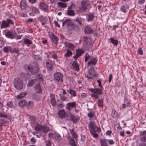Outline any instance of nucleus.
Here are the masks:
<instances>
[{"label": "nucleus", "instance_id": "f257e3e1", "mask_svg": "<svg viewBox=\"0 0 146 146\" xmlns=\"http://www.w3.org/2000/svg\"><path fill=\"white\" fill-rule=\"evenodd\" d=\"M13 84L14 87L17 90H20L23 88L22 81L19 78H16L14 79Z\"/></svg>", "mask_w": 146, "mask_h": 146}, {"label": "nucleus", "instance_id": "f03ea898", "mask_svg": "<svg viewBox=\"0 0 146 146\" xmlns=\"http://www.w3.org/2000/svg\"><path fill=\"white\" fill-rule=\"evenodd\" d=\"M88 74L90 76H89L87 74H85L86 78H87L88 80L89 79H92L93 77H96L98 76V74H96L94 69V68L92 67L89 69L88 70Z\"/></svg>", "mask_w": 146, "mask_h": 146}, {"label": "nucleus", "instance_id": "7ed1b4c3", "mask_svg": "<svg viewBox=\"0 0 146 146\" xmlns=\"http://www.w3.org/2000/svg\"><path fill=\"white\" fill-rule=\"evenodd\" d=\"M48 127L45 125L42 126L41 125L37 124V133L38 132L47 133L49 131Z\"/></svg>", "mask_w": 146, "mask_h": 146}, {"label": "nucleus", "instance_id": "20e7f679", "mask_svg": "<svg viewBox=\"0 0 146 146\" xmlns=\"http://www.w3.org/2000/svg\"><path fill=\"white\" fill-rule=\"evenodd\" d=\"M54 79L56 81L60 82H62L63 81V74L61 72H57L54 74Z\"/></svg>", "mask_w": 146, "mask_h": 146}, {"label": "nucleus", "instance_id": "39448f33", "mask_svg": "<svg viewBox=\"0 0 146 146\" xmlns=\"http://www.w3.org/2000/svg\"><path fill=\"white\" fill-rule=\"evenodd\" d=\"M81 7L79 9L81 11H84L86 8L90 5V4L87 0L84 1H82L81 3Z\"/></svg>", "mask_w": 146, "mask_h": 146}, {"label": "nucleus", "instance_id": "423d86ee", "mask_svg": "<svg viewBox=\"0 0 146 146\" xmlns=\"http://www.w3.org/2000/svg\"><path fill=\"white\" fill-rule=\"evenodd\" d=\"M67 117L69 119L74 122H76L77 120L79 119L78 117L74 116L72 113L68 114L67 115Z\"/></svg>", "mask_w": 146, "mask_h": 146}, {"label": "nucleus", "instance_id": "0eeeda50", "mask_svg": "<svg viewBox=\"0 0 146 146\" xmlns=\"http://www.w3.org/2000/svg\"><path fill=\"white\" fill-rule=\"evenodd\" d=\"M88 126L90 131L92 130H98V128L96 126L94 123L90 122L88 124Z\"/></svg>", "mask_w": 146, "mask_h": 146}, {"label": "nucleus", "instance_id": "6e6552de", "mask_svg": "<svg viewBox=\"0 0 146 146\" xmlns=\"http://www.w3.org/2000/svg\"><path fill=\"white\" fill-rule=\"evenodd\" d=\"M72 24V22L71 20L69 19H67L63 21L62 26H64L66 25V27H68L69 25L71 26Z\"/></svg>", "mask_w": 146, "mask_h": 146}, {"label": "nucleus", "instance_id": "1a4fd4ad", "mask_svg": "<svg viewBox=\"0 0 146 146\" xmlns=\"http://www.w3.org/2000/svg\"><path fill=\"white\" fill-rule=\"evenodd\" d=\"M46 65L48 70H52L53 68V62L52 61L48 60L46 62Z\"/></svg>", "mask_w": 146, "mask_h": 146}, {"label": "nucleus", "instance_id": "9d476101", "mask_svg": "<svg viewBox=\"0 0 146 146\" xmlns=\"http://www.w3.org/2000/svg\"><path fill=\"white\" fill-rule=\"evenodd\" d=\"M84 43L86 45H89L91 42V38L90 37H88L86 36L83 37Z\"/></svg>", "mask_w": 146, "mask_h": 146}, {"label": "nucleus", "instance_id": "9b49d317", "mask_svg": "<svg viewBox=\"0 0 146 146\" xmlns=\"http://www.w3.org/2000/svg\"><path fill=\"white\" fill-rule=\"evenodd\" d=\"M108 139H100V143L101 146H109L108 143Z\"/></svg>", "mask_w": 146, "mask_h": 146}, {"label": "nucleus", "instance_id": "f8f14e48", "mask_svg": "<svg viewBox=\"0 0 146 146\" xmlns=\"http://www.w3.org/2000/svg\"><path fill=\"white\" fill-rule=\"evenodd\" d=\"M39 7L42 10L46 11L48 9L47 5L43 2H41L39 5Z\"/></svg>", "mask_w": 146, "mask_h": 146}, {"label": "nucleus", "instance_id": "ddd939ff", "mask_svg": "<svg viewBox=\"0 0 146 146\" xmlns=\"http://www.w3.org/2000/svg\"><path fill=\"white\" fill-rule=\"evenodd\" d=\"M44 81V77L42 75L39 73L37 74V82L39 83H42Z\"/></svg>", "mask_w": 146, "mask_h": 146}, {"label": "nucleus", "instance_id": "4468645a", "mask_svg": "<svg viewBox=\"0 0 146 146\" xmlns=\"http://www.w3.org/2000/svg\"><path fill=\"white\" fill-rule=\"evenodd\" d=\"M76 21H77L80 25H82L84 22L85 20L83 18L80 17H78L76 18Z\"/></svg>", "mask_w": 146, "mask_h": 146}, {"label": "nucleus", "instance_id": "2eb2a0df", "mask_svg": "<svg viewBox=\"0 0 146 146\" xmlns=\"http://www.w3.org/2000/svg\"><path fill=\"white\" fill-rule=\"evenodd\" d=\"M93 30L90 27L86 26L85 28L84 32L86 33L90 34L93 33Z\"/></svg>", "mask_w": 146, "mask_h": 146}, {"label": "nucleus", "instance_id": "dca6fc26", "mask_svg": "<svg viewBox=\"0 0 146 146\" xmlns=\"http://www.w3.org/2000/svg\"><path fill=\"white\" fill-rule=\"evenodd\" d=\"M88 117L90 119H96L95 115L94 112L92 111H90L88 115Z\"/></svg>", "mask_w": 146, "mask_h": 146}, {"label": "nucleus", "instance_id": "f3484780", "mask_svg": "<svg viewBox=\"0 0 146 146\" xmlns=\"http://www.w3.org/2000/svg\"><path fill=\"white\" fill-rule=\"evenodd\" d=\"M97 60L96 58H94L90 60L88 63V65L89 66L91 65H95L97 62Z\"/></svg>", "mask_w": 146, "mask_h": 146}, {"label": "nucleus", "instance_id": "a211bd4d", "mask_svg": "<svg viewBox=\"0 0 146 146\" xmlns=\"http://www.w3.org/2000/svg\"><path fill=\"white\" fill-rule=\"evenodd\" d=\"M9 26L7 20H3L1 25V28L3 29L8 27Z\"/></svg>", "mask_w": 146, "mask_h": 146}, {"label": "nucleus", "instance_id": "6ab92c4d", "mask_svg": "<svg viewBox=\"0 0 146 146\" xmlns=\"http://www.w3.org/2000/svg\"><path fill=\"white\" fill-rule=\"evenodd\" d=\"M27 103V102L25 100H22L19 102L18 105L20 107H22L25 106L26 105Z\"/></svg>", "mask_w": 146, "mask_h": 146}, {"label": "nucleus", "instance_id": "aec40b11", "mask_svg": "<svg viewBox=\"0 0 146 146\" xmlns=\"http://www.w3.org/2000/svg\"><path fill=\"white\" fill-rule=\"evenodd\" d=\"M72 66L76 71H78L79 70V66L77 61H75L73 62L72 64Z\"/></svg>", "mask_w": 146, "mask_h": 146}, {"label": "nucleus", "instance_id": "412c9836", "mask_svg": "<svg viewBox=\"0 0 146 146\" xmlns=\"http://www.w3.org/2000/svg\"><path fill=\"white\" fill-rule=\"evenodd\" d=\"M19 48L16 47L12 48L11 47V49L10 51L11 53H16L17 54V56H18L19 54Z\"/></svg>", "mask_w": 146, "mask_h": 146}, {"label": "nucleus", "instance_id": "4be33fe9", "mask_svg": "<svg viewBox=\"0 0 146 146\" xmlns=\"http://www.w3.org/2000/svg\"><path fill=\"white\" fill-rule=\"evenodd\" d=\"M76 104L74 102H72L71 103H69L67 104V107L66 108L70 110V108H73L74 107L76 106Z\"/></svg>", "mask_w": 146, "mask_h": 146}, {"label": "nucleus", "instance_id": "5701e85b", "mask_svg": "<svg viewBox=\"0 0 146 146\" xmlns=\"http://www.w3.org/2000/svg\"><path fill=\"white\" fill-rule=\"evenodd\" d=\"M23 42L25 44H27V46H29L30 45L32 44V41L27 38H25L23 40Z\"/></svg>", "mask_w": 146, "mask_h": 146}, {"label": "nucleus", "instance_id": "b1692460", "mask_svg": "<svg viewBox=\"0 0 146 146\" xmlns=\"http://www.w3.org/2000/svg\"><path fill=\"white\" fill-rule=\"evenodd\" d=\"M28 69L30 71L32 74H36V70L35 68H33L32 66H29L28 67Z\"/></svg>", "mask_w": 146, "mask_h": 146}, {"label": "nucleus", "instance_id": "393cba45", "mask_svg": "<svg viewBox=\"0 0 146 146\" xmlns=\"http://www.w3.org/2000/svg\"><path fill=\"white\" fill-rule=\"evenodd\" d=\"M20 7L22 9L24 10L26 8V4L24 1H22L20 2Z\"/></svg>", "mask_w": 146, "mask_h": 146}, {"label": "nucleus", "instance_id": "a878e982", "mask_svg": "<svg viewBox=\"0 0 146 146\" xmlns=\"http://www.w3.org/2000/svg\"><path fill=\"white\" fill-rule=\"evenodd\" d=\"M69 143L71 146H76L74 139H72L71 137L68 138Z\"/></svg>", "mask_w": 146, "mask_h": 146}, {"label": "nucleus", "instance_id": "bb28decb", "mask_svg": "<svg viewBox=\"0 0 146 146\" xmlns=\"http://www.w3.org/2000/svg\"><path fill=\"white\" fill-rule=\"evenodd\" d=\"M52 39L53 42L54 44H57L58 41V38L57 37L55 36L53 34L52 37Z\"/></svg>", "mask_w": 146, "mask_h": 146}, {"label": "nucleus", "instance_id": "cd10ccee", "mask_svg": "<svg viewBox=\"0 0 146 146\" xmlns=\"http://www.w3.org/2000/svg\"><path fill=\"white\" fill-rule=\"evenodd\" d=\"M58 115L59 117L61 118H64L65 115V112L64 110H62L59 111L58 113Z\"/></svg>", "mask_w": 146, "mask_h": 146}, {"label": "nucleus", "instance_id": "c85d7f7f", "mask_svg": "<svg viewBox=\"0 0 146 146\" xmlns=\"http://www.w3.org/2000/svg\"><path fill=\"white\" fill-rule=\"evenodd\" d=\"M64 44L66 46H68L72 49H73L74 47V45L72 44L67 42H64Z\"/></svg>", "mask_w": 146, "mask_h": 146}, {"label": "nucleus", "instance_id": "c756f323", "mask_svg": "<svg viewBox=\"0 0 146 146\" xmlns=\"http://www.w3.org/2000/svg\"><path fill=\"white\" fill-rule=\"evenodd\" d=\"M67 14L71 16H74L75 15L74 10H68L67 11Z\"/></svg>", "mask_w": 146, "mask_h": 146}, {"label": "nucleus", "instance_id": "7c9ffc66", "mask_svg": "<svg viewBox=\"0 0 146 146\" xmlns=\"http://www.w3.org/2000/svg\"><path fill=\"white\" fill-rule=\"evenodd\" d=\"M11 49V47L10 46H5L3 48V51L6 53H7L9 52H10Z\"/></svg>", "mask_w": 146, "mask_h": 146}, {"label": "nucleus", "instance_id": "2f4dec72", "mask_svg": "<svg viewBox=\"0 0 146 146\" xmlns=\"http://www.w3.org/2000/svg\"><path fill=\"white\" fill-rule=\"evenodd\" d=\"M53 139L58 141H59L61 139V136L58 134H55Z\"/></svg>", "mask_w": 146, "mask_h": 146}, {"label": "nucleus", "instance_id": "473e14b6", "mask_svg": "<svg viewBox=\"0 0 146 146\" xmlns=\"http://www.w3.org/2000/svg\"><path fill=\"white\" fill-rule=\"evenodd\" d=\"M26 95V93L25 92H23L20 94L19 95L17 96V98L18 99H21L25 97Z\"/></svg>", "mask_w": 146, "mask_h": 146}, {"label": "nucleus", "instance_id": "72a5a7b5", "mask_svg": "<svg viewBox=\"0 0 146 146\" xmlns=\"http://www.w3.org/2000/svg\"><path fill=\"white\" fill-rule=\"evenodd\" d=\"M36 80L34 79L33 80H31L29 81L28 83L27 84V86L28 87H30L32 86L34 84Z\"/></svg>", "mask_w": 146, "mask_h": 146}, {"label": "nucleus", "instance_id": "f704fd0d", "mask_svg": "<svg viewBox=\"0 0 146 146\" xmlns=\"http://www.w3.org/2000/svg\"><path fill=\"white\" fill-rule=\"evenodd\" d=\"M5 35L8 38H13L12 33L11 31H8L5 34Z\"/></svg>", "mask_w": 146, "mask_h": 146}, {"label": "nucleus", "instance_id": "c9c22d12", "mask_svg": "<svg viewBox=\"0 0 146 146\" xmlns=\"http://www.w3.org/2000/svg\"><path fill=\"white\" fill-rule=\"evenodd\" d=\"M102 89L101 88H96L95 89V92L94 94H97L98 95L101 94L102 92Z\"/></svg>", "mask_w": 146, "mask_h": 146}, {"label": "nucleus", "instance_id": "e433bc0d", "mask_svg": "<svg viewBox=\"0 0 146 146\" xmlns=\"http://www.w3.org/2000/svg\"><path fill=\"white\" fill-rule=\"evenodd\" d=\"M67 92L74 97L76 96L75 92L71 89H69Z\"/></svg>", "mask_w": 146, "mask_h": 146}, {"label": "nucleus", "instance_id": "4c0bfd02", "mask_svg": "<svg viewBox=\"0 0 146 146\" xmlns=\"http://www.w3.org/2000/svg\"><path fill=\"white\" fill-rule=\"evenodd\" d=\"M111 42L114 45L117 46L118 44V41L117 40H114L113 38H111L110 39Z\"/></svg>", "mask_w": 146, "mask_h": 146}, {"label": "nucleus", "instance_id": "58836bf2", "mask_svg": "<svg viewBox=\"0 0 146 146\" xmlns=\"http://www.w3.org/2000/svg\"><path fill=\"white\" fill-rule=\"evenodd\" d=\"M114 129L117 131H118L121 129V128L120 127V125L119 123H117L115 125Z\"/></svg>", "mask_w": 146, "mask_h": 146}, {"label": "nucleus", "instance_id": "ea45409f", "mask_svg": "<svg viewBox=\"0 0 146 146\" xmlns=\"http://www.w3.org/2000/svg\"><path fill=\"white\" fill-rule=\"evenodd\" d=\"M38 20L42 22L45 21L46 22L47 18L46 17H44L42 16H41L38 17Z\"/></svg>", "mask_w": 146, "mask_h": 146}, {"label": "nucleus", "instance_id": "a19ab883", "mask_svg": "<svg viewBox=\"0 0 146 146\" xmlns=\"http://www.w3.org/2000/svg\"><path fill=\"white\" fill-rule=\"evenodd\" d=\"M57 4L61 8H65L67 7V5L66 3L62 2H58L57 3Z\"/></svg>", "mask_w": 146, "mask_h": 146}, {"label": "nucleus", "instance_id": "79ce46f5", "mask_svg": "<svg viewBox=\"0 0 146 146\" xmlns=\"http://www.w3.org/2000/svg\"><path fill=\"white\" fill-rule=\"evenodd\" d=\"M70 132L73 138H76L77 137V135L75 132L74 131L73 129L70 130Z\"/></svg>", "mask_w": 146, "mask_h": 146}, {"label": "nucleus", "instance_id": "37998d69", "mask_svg": "<svg viewBox=\"0 0 146 146\" xmlns=\"http://www.w3.org/2000/svg\"><path fill=\"white\" fill-rule=\"evenodd\" d=\"M94 16L93 14H90L88 15L87 21H92L94 19Z\"/></svg>", "mask_w": 146, "mask_h": 146}, {"label": "nucleus", "instance_id": "c03bdc74", "mask_svg": "<svg viewBox=\"0 0 146 146\" xmlns=\"http://www.w3.org/2000/svg\"><path fill=\"white\" fill-rule=\"evenodd\" d=\"M97 130H92L91 131V133L95 138H97L98 137V135L96 133Z\"/></svg>", "mask_w": 146, "mask_h": 146}, {"label": "nucleus", "instance_id": "a18cd8bd", "mask_svg": "<svg viewBox=\"0 0 146 146\" xmlns=\"http://www.w3.org/2000/svg\"><path fill=\"white\" fill-rule=\"evenodd\" d=\"M73 29L77 32H78L80 30V28L78 25H74Z\"/></svg>", "mask_w": 146, "mask_h": 146}, {"label": "nucleus", "instance_id": "49530a36", "mask_svg": "<svg viewBox=\"0 0 146 146\" xmlns=\"http://www.w3.org/2000/svg\"><path fill=\"white\" fill-rule=\"evenodd\" d=\"M42 92V89L41 88L40 84H37V93L40 94Z\"/></svg>", "mask_w": 146, "mask_h": 146}, {"label": "nucleus", "instance_id": "de8ad7c7", "mask_svg": "<svg viewBox=\"0 0 146 146\" xmlns=\"http://www.w3.org/2000/svg\"><path fill=\"white\" fill-rule=\"evenodd\" d=\"M111 115L112 116L113 118H115L117 117V114L116 113V111L115 110L113 109L112 110Z\"/></svg>", "mask_w": 146, "mask_h": 146}, {"label": "nucleus", "instance_id": "09e8293b", "mask_svg": "<svg viewBox=\"0 0 146 146\" xmlns=\"http://www.w3.org/2000/svg\"><path fill=\"white\" fill-rule=\"evenodd\" d=\"M98 106L101 107H103V100H99L98 101Z\"/></svg>", "mask_w": 146, "mask_h": 146}, {"label": "nucleus", "instance_id": "8fccbe9b", "mask_svg": "<svg viewBox=\"0 0 146 146\" xmlns=\"http://www.w3.org/2000/svg\"><path fill=\"white\" fill-rule=\"evenodd\" d=\"M72 54V52L70 51L68 49L67 50V52L65 54V56L66 57H68L71 55Z\"/></svg>", "mask_w": 146, "mask_h": 146}, {"label": "nucleus", "instance_id": "3c124183", "mask_svg": "<svg viewBox=\"0 0 146 146\" xmlns=\"http://www.w3.org/2000/svg\"><path fill=\"white\" fill-rule=\"evenodd\" d=\"M74 25V23L72 22V25L71 26L69 25L68 26V27H66V28L67 29L68 31H70L73 29V26Z\"/></svg>", "mask_w": 146, "mask_h": 146}, {"label": "nucleus", "instance_id": "603ef678", "mask_svg": "<svg viewBox=\"0 0 146 146\" xmlns=\"http://www.w3.org/2000/svg\"><path fill=\"white\" fill-rule=\"evenodd\" d=\"M84 53V52L81 50H77L76 52V54L78 56H80L82 53Z\"/></svg>", "mask_w": 146, "mask_h": 146}, {"label": "nucleus", "instance_id": "864d4df0", "mask_svg": "<svg viewBox=\"0 0 146 146\" xmlns=\"http://www.w3.org/2000/svg\"><path fill=\"white\" fill-rule=\"evenodd\" d=\"M6 20L7 21V22L8 23L9 25V24H11L13 25H14V22L13 21V20L9 19H6Z\"/></svg>", "mask_w": 146, "mask_h": 146}, {"label": "nucleus", "instance_id": "5fc2aeb1", "mask_svg": "<svg viewBox=\"0 0 146 146\" xmlns=\"http://www.w3.org/2000/svg\"><path fill=\"white\" fill-rule=\"evenodd\" d=\"M91 56L88 53L86 54L85 56V61L86 62L90 58Z\"/></svg>", "mask_w": 146, "mask_h": 146}, {"label": "nucleus", "instance_id": "6e6d98bb", "mask_svg": "<svg viewBox=\"0 0 146 146\" xmlns=\"http://www.w3.org/2000/svg\"><path fill=\"white\" fill-rule=\"evenodd\" d=\"M7 105V106L11 108H13V102L11 101L8 102Z\"/></svg>", "mask_w": 146, "mask_h": 146}, {"label": "nucleus", "instance_id": "4d7b16f0", "mask_svg": "<svg viewBox=\"0 0 146 146\" xmlns=\"http://www.w3.org/2000/svg\"><path fill=\"white\" fill-rule=\"evenodd\" d=\"M7 115L6 114L3 113L2 112H0V117L3 118H7Z\"/></svg>", "mask_w": 146, "mask_h": 146}, {"label": "nucleus", "instance_id": "13d9d810", "mask_svg": "<svg viewBox=\"0 0 146 146\" xmlns=\"http://www.w3.org/2000/svg\"><path fill=\"white\" fill-rule=\"evenodd\" d=\"M60 97L61 100L63 101H66V100L67 98L64 96L60 95Z\"/></svg>", "mask_w": 146, "mask_h": 146}, {"label": "nucleus", "instance_id": "bf43d9fd", "mask_svg": "<svg viewBox=\"0 0 146 146\" xmlns=\"http://www.w3.org/2000/svg\"><path fill=\"white\" fill-rule=\"evenodd\" d=\"M45 144L46 146H51V143L50 140H48L45 142Z\"/></svg>", "mask_w": 146, "mask_h": 146}, {"label": "nucleus", "instance_id": "052dcab7", "mask_svg": "<svg viewBox=\"0 0 146 146\" xmlns=\"http://www.w3.org/2000/svg\"><path fill=\"white\" fill-rule=\"evenodd\" d=\"M97 82L99 86L101 89H103V87L101 84V81L100 80H97Z\"/></svg>", "mask_w": 146, "mask_h": 146}, {"label": "nucleus", "instance_id": "680f3d73", "mask_svg": "<svg viewBox=\"0 0 146 146\" xmlns=\"http://www.w3.org/2000/svg\"><path fill=\"white\" fill-rule=\"evenodd\" d=\"M51 103L53 106H55L56 104V101L55 99L51 100Z\"/></svg>", "mask_w": 146, "mask_h": 146}, {"label": "nucleus", "instance_id": "e2e57ef3", "mask_svg": "<svg viewBox=\"0 0 146 146\" xmlns=\"http://www.w3.org/2000/svg\"><path fill=\"white\" fill-rule=\"evenodd\" d=\"M108 143L110 145H113L114 144V142L112 139H108Z\"/></svg>", "mask_w": 146, "mask_h": 146}, {"label": "nucleus", "instance_id": "0e129e2a", "mask_svg": "<svg viewBox=\"0 0 146 146\" xmlns=\"http://www.w3.org/2000/svg\"><path fill=\"white\" fill-rule=\"evenodd\" d=\"M140 140L142 142H146V136L141 137Z\"/></svg>", "mask_w": 146, "mask_h": 146}, {"label": "nucleus", "instance_id": "69168bd1", "mask_svg": "<svg viewBox=\"0 0 146 146\" xmlns=\"http://www.w3.org/2000/svg\"><path fill=\"white\" fill-rule=\"evenodd\" d=\"M91 96L92 97H93V98H95L97 99L98 98V97H99L98 95L96 94H92L91 95Z\"/></svg>", "mask_w": 146, "mask_h": 146}, {"label": "nucleus", "instance_id": "338daca9", "mask_svg": "<svg viewBox=\"0 0 146 146\" xmlns=\"http://www.w3.org/2000/svg\"><path fill=\"white\" fill-rule=\"evenodd\" d=\"M121 11L124 13H125L126 11V10L125 7L122 6L121 7Z\"/></svg>", "mask_w": 146, "mask_h": 146}, {"label": "nucleus", "instance_id": "774afa93", "mask_svg": "<svg viewBox=\"0 0 146 146\" xmlns=\"http://www.w3.org/2000/svg\"><path fill=\"white\" fill-rule=\"evenodd\" d=\"M140 135L141 136H146V131H143L141 132L140 133Z\"/></svg>", "mask_w": 146, "mask_h": 146}]
</instances>
